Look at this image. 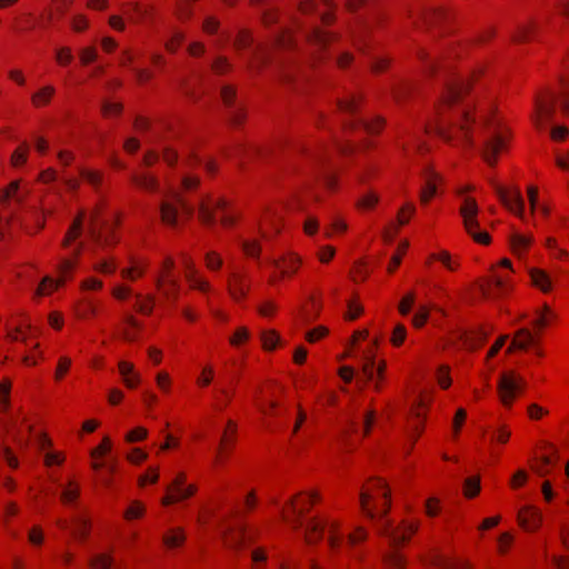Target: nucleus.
<instances>
[{
    "mask_svg": "<svg viewBox=\"0 0 569 569\" xmlns=\"http://www.w3.org/2000/svg\"><path fill=\"white\" fill-rule=\"evenodd\" d=\"M523 380L513 372L503 373L499 380V396L505 406H510L523 388Z\"/></svg>",
    "mask_w": 569,
    "mask_h": 569,
    "instance_id": "obj_7",
    "label": "nucleus"
},
{
    "mask_svg": "<svg viewBox=\"0 0 569 569\" xmlns=\"http://www.w3.org/2000/svg\"><path fill=\"white\" fill-rule=\"evenodd\" d=\"M429 316V311L426 307H421L418 312L413 316V326L420 328L425 325Z\"/></svg>",
    "mask_w": 569,
    "mask_h": 569,
    "instance_id": "obj_58",
    "label": "nucleus"
},
{
    "mask_svg": "<svg viewBox=\"0 0 569 569\" xmlns=\"http://www.w3.org/2000/svg\"><path fill=\"white\" fill-rule=\"evenodd\" d=\"M415 303V293L409 292L407 293L399 303V311L401 315L406 316L410 312L411 307Z\"/></svg>",
    "mask_w": 569,
    "mask_h": 569,
    "instance_id": "obj_50",
    "label": "nucleus"
},
{
    "mask_svg": "<svg viewBox=\"0 0 569 569\" xmlns=\"http://www.w3.org/2000/svg\"><path fill=\"white\" fill-rule=\"evenodd\" d=\"M132 181L140 187L143 190L147 191H157L158 190V180L148 174V173H141V174H133L131 177Z\"/></svg>",
    "mask_w": 569,
    "mask_h": 569,
    "instance_id": "obj_25",
    "label": "nucleus"
},
{
    "mask_svg": "<svg viewBox=\"0 0 569 569\" xmlns=\"http://www.w3.org/2000/svg\"><path fill=\"white\" fill-rule=\"evenodd\" d=\"M375 356L370 352L363 355V363L361 366V371L367 381L373 380L375 377Z\"/></svg>",
    "mask_w": 569,
    "mask_h": 569,
    "instance_id": "obj_31",
    "label": "nucleus"
},
{
    "mask_svg": "<svg viewBox=\"0 0 569 569\" xmlns=\"http://www.w3.org/2000/svg\"><path fill=\"white\" fill-rule=\"evenodd\" d=\"M338 106L341 112L355 114L358 110V98L356 96L347 97L339 100Z\"/></svg>",
    "mask_w": 569,
    "mask_h": 569,
    "instance_id": "obj_32",
    "label": "nucleus"
},
{
    "mask_svg": "<svg viewBox=\"0 0 569 569\" xmlns=\"http://www.w3.org/2000/svg\"><path fill=\"white\" fill-rule=\"evenodd\" d=\"M382 123L383 121L380 118H375L370 121L362 118L352 121H345L346 127L351 129L361 128L369 133L378 132L381 129Z\"/></svg>",
    "mask_w": 569,
    "mask_h": 569,
    "instance_id": "obj_16",
    "label": "nucleus"
},
{
    "mask_svg": "<svg viewBox=\"0 0 569 569\" xmlns=\"http://www.w3.org/2000/svg\"><path fill=\"white\" fill-rule=\"evenodd\" d=\"M82 220H83V217L79 216L73 221L72 226L68 230V232L62 241L63 247H68L73 240H76L80 236L81 230H82Z\"/></svg>",
    "mask_w": 569,
    "mask_h": 569,
    "instance_id": "obj_29",
    "label": "nucleus"
},
{
    "mask_svg": "<svg viewBox=\"0 0 569 569\" xmlns=\"http://www.w3.org/2000/svg\"><path fill=\"white\" fill-rule=\"evenodd\" d=\"M385 559L391 569H402L403 568V559H402L401 555H399L396 551L388 553Z\"/></svg>",
    "mask_w": 569,
    "mask_h": 569,
    "instance_id": "obj_52",
    "label": "nucleus"
},
{
    "mask_svg": "<svg viewBox=\"0 0 569 569\" xmlns=\"http://www.w3.org/2000/svg\"><path fill=\"white\" fill-rule=\"evenodd\" d=\"M206 264L208 269L216 271L221 268L222 259L217 252L210 251L206 254Z\"/></svg>",
    "mask_w": 569,
    "mask_h": 569,
    "instance_id": "obj_43",
    "label": "nucleus"
},
{
    "mask_svg": "<svg viewBox=\"0 0 569 569\" xmlns=\"http://www.w3.org/2000/svg\"><path fill=\"white\" fill-rule=\"evenodd\" d=\"M80 496L79 486L74 485L72 481L68 483V486L62 488L61 491V501L70 507H78V498Z\"/></svg>",
    "mask_w": 569,
    "mask_h": 569,
    "instance_id": "obj_20",
    "label": "nucleus"
},
{
    "mask_svg": "<svg viewBox=\"0 0 569 569\" xmlns=\"http://www.w3.org/2000/svg\"><path fill=\"white\" fill-rule=\"evenodd\" d=\"M509 242L513 253L520 256L530 247L532 238L520 233H512Z\"/></svg>",
    "mask_w": 569,
    "mask_h": 569,
    "instance_id": "obj_21",
    "label": "nucleus"
},
{
    "mask_svg": "<svg viewBox=\"0 0 569 569\" xmlns=\"http://www.w3.org/2000/svg\"><path fill=\"white\" fill-rule=\"evenodd\" d=\"M432 259L440 261L449 270H455L458 266V263L451 259V256L447 251L432 254Z\"/></svg>",
    "mask_w": 569,
    "mask_h": 569,
    "instance_id": "obj_44",
    "label": "nucleus"
},
{
    "mask_svg": "<svg viewBox=\"0 0 569 569\" xmlns=\"http://www.w3.org/2000/svg\"><path fill=\"white\" fill-rule=\"evenodd\" d=\"M406 335H407V330H406L405 326L397 325L392 332L391 342L395 346L401 345L406 339Z\"/></svg>",
    "mask_w": 569,
    "mask_h": 569,
    "instance_id": "obj_54",
    "label": "nucleus"
},
{
    "mask_svg": "<svg viewBox=\"0 0 569 569\" xmlns=\"http://www.w3.org/2000/svg\"><path fill=\"white\" fill-rule=\"evenodd\" d=\"M10 382L0 383V410L6 411L9 408Z\"/></svg>",
    "mask_w": 569,
    "mask_h": 569,
    "instance_id": "obj_46",
    "label": "nucleus"
},
{
    "mask_svg": "<svg viewBox=\"0 0 569 569\" xmlns=\"http://www.w3.org/2000/svg\"><path fill=\"white\" fill-rule=\"evenodd\" d=\"M536 345V338L527 328L519 329L510 346L507 349L508 353H511L515 349L527 350L530 346Z\"/></svg>",
    "mask_w": 569,
    "mask_h": 569,
    "instance_id": "obj_13",
    "label": "nucleus"
},
{
    "mask_svg": "<svg viewBox=\"0 0 569 569\" xmlns=\"http://www.w3.org/2000/svg\"><path fill=\"white\" fill-rule=\"evenodd\" d=\"M263 348L271 350L274 349L278 341L279 336L274 331H263L261 335Z\"/></svg>",
    "mask_w": 569,
    "mask_h": 569,
    "instance_id": "obj_41",
    "label": "nucleus"
},
{
    "mask_svg": "<svg viewBox=\"0 0 569 569\" xmlns=\"http://www.w3.org/2000/svg\"><path fill=\"white\" fill-rule=\"evenodd\" d=\"M74 268V261L72 259H62L58 264L59 279L54 280L51 277H44L37 290L38 295H48L56 290L59 286L64 283L69 273Z\"/></svg>",
    "mask_w": 569,
    "mask_h": 569,
    "instance_id": "obj_8",
    "label": "nucleus"
},
{
    "mask_svg": "<svg viewBox=\"0 0 569 569\" xmlns=\"http://www.w3.org/2000/svg\"><path fill=\"white\" fill-rule=\"evenodd\" d=\"M159 209L162 222L170 227L177 226L180 211L186 217H191L194 211V208L177 191H171L168 199L161 201Z\"/></svg>",
    "mask_w": 569,
    "mask_h": 569,
    "instance_id": "obj_5",
    "label": "nucleus"
},
{
    "mask_svg": "<svg viewBox=\"0 0 569 569\" xmlns=\"http://www.w3.org/2000/svg\"><path fill=\"white\" fill-rule=\"evenodd\" d=\"M72 533L79 538L84 539L89 530V521L83 515H76L72 517Z\"/></svg>",
    "mask_w": 569,
    "mask_h": 569,
    "instance_id": "obj_26",
    "label": "nucleus"
},
{
    "mask_svg": "<svg viewBox=\"0 0 569 569\" xmlns=\"http://www.w3.org/2000/svg\"><path fill=\"white\" fill-rule=\"evenodd\" d=\"M182 41L183 34L179 31H176L172 38L166 42V49L170 52H174Z\"/></svg>",
    "mask_w": 569,
    "mask_h": 569,
    "instance_id": "obj_59",
    "label": "nucleus"
},
{
    "mask_svg": "<svg viewBox=\"0 0 569 569\" xmlns=\"http://www.w3.org/2000/svg\"><path fill=\"white\" fill-rule=\"evenodd\" d=\"M54 88L52 86H44L36 93L32 94L31 101L34 107L40 108L50 102L52 96L54 94Z\"/></svg>",
    "mask_w": 569,
    "mask_h": 569,
    "instance_id": "obj_22",
    "label": "nucleus"
},
{
    "mask_svg": "<svg viewBox=\"0 0 569 569\" xmlns=\"http://www.w3.org/2000/svg\"><path fill=\"white\" fill-rule=\"evenodd\" d=\"M241 247L244 251V253L249 257H259L260 254V244L258 241L253 240V241H248V240H244L241 242Z\"/></svg>",
    "mask_w": 569,
    "mask_h": 569,
    "instance_id": "obj_45",
    "label": "nucleus"
},
{
    "mask_svg": "<svg viewBox=\"0 0 569 569\" xmlns=\"http://www.w3.org/2000/svg\"><path fill=\"white\" fill-rule=\"evenodd\" d=\"M28 146L23 143L19 147L11 157V163L14 167L21 166L27 161Z\"/></svg>",
    "mask_w": 569,
    "mask_h": 569,
    "instance_id": "obj_40",
    "label": "nucleus"
},
{
    "mask_svg": "<svg viewBox=\"0 0 569 569\" xmlns=\"http://www.w3.org/2000/svg\"><path fill=\"white\" fill-rule=\"evenodd\" d=\"M316 499H318V493L311 492L306 499L290 500L288 508L282 512L283 519L295 529L303 528L306 541L310 545L320 541L325 530H328V543L330 548L336 551L342 542L340 522L320 518L303 519L305 513Z\"/></svg>",
    "mask_w": 569,
    "mask_h": 569,
    "instance_id": "obj_3",
    "label": "nucleus"
},
{
    "mask_svg": "<svg viewBox=\"0 0 569 569\" xmlns=\"http://www.w3.org/2000/svg\"><path fill=\"white\" fill-rule=\"evenodd\" d=\"M184 533L180 528L171 529L163 536V542L169 548H176L184 541Z\"/></svg>",
    "mask_w": 569,
    "mask_h": 569,
    "instance_id": "obj_28",
    "label": "nucleus"
},
{
    "mask_svg": "<svg viewBox=\"0 0 569 569\" xmlns=\"http://www.w3.org/2000/svg\"><path fill=\"white\" fill-rule=\"evenodd\" d=\"M272 263L276 268H279L281 270L282 276H286L295 273L298 270L300 259L295 254H290L288 258L283 260V263H281L278 260H273Z\"/></svg>",
    "mask_w": 569,
    "mask_h": 569,
    "instance_id": "obj_24",
    "label": "nucleus"
},
{
    "mask_svg": "<svg viewBox=\"0 0 569 569\" xmlns=\"http://www.w3.org/2000/svg\"><path fill=\"white\" fill-rule=\"evenodd\" d=\"M437 379L439 385L442 388H448L451 385V379L449 376V367L447 366H440L437 371Z\"/></svg>",
    "mask_w": 569,
    "mask_h": 569,
    "instance_id": "obj_51",
    "label": "nucleus"
},
{
    "mask_svg": "<svg viewBox=\"0 0 569 569\" xmlns=\"http://www.w3.org/2000/svg\"><path fill=\"white\" fill-rule=\"evenodd\" d=\"M437 178L436 173H430L427 177L426 186L421 189L420 192V201L423 204H427L430 199L436 194L437 192V186L435 182V179Z\"/></svg>",
    "mask_w": 569,
    "mask_h": 569,
    "instance_id": "obj_27",
    "label": "nucleus"
},
{
    "mask_svg": "<svg viewBox=\"0 0 569 569\" xmlns=\"http://www.w3.org/2000/svg\"><path fill=\"white\" fill-rule=\"evenodd\" d=\"M495 190L501 200V202L512 212L523 219L525 214V201L521 192L518 188H513L510 191L505 190L498 184H493Z\"/></svg>",
    "mask_w": 569,
    "mask_h": 569,
    "instance_id": "obj_9",
    "label": "nucleus"
},
{
    "mask_svg": "<svg viewBox=\"0 0 569 569\" xmlns=\"http://www.w3.org/2000/svg\"><path fill=\"white\" fill-rule=\"evenodd\" d=\"M462 218L463 227L467 233L478 243L489 244L491 238L488 232L479 230V207L476 200L471 197H463L462 203L459 209Z\"/></svg>",
    "mask_w": 569,
    "mask_h": 569,
    "instance_id": "obj_4",
    "label": "nucleus"
},
{
    "mask_svg": "<svg viewBox=\"0 0 569 569\" xmlns=\"http://www.w3.org/2000/svg\"><path fill=\"white\" fill-rule=\"evenodd\" d=\"M530 278L532 283L538 287L543 292H547L551 288V280L549 274H547L543 270L540 269H531Z\"/></svg>",
    "mask_w": 569,
    "mask_h": 569,
    "instance_id": "obj_23",
    "label": "nucleus"
},
{
    "mask_svg": "<svg viewBox=\"0 0 569 569\" xmlns=\"http://www.w3.org/2000/svg\"><path fill=\"white\" fill-rule=\"evenodd\" d=\"M247 540V533L242 530L230 532L226 536L224 542L231 549H240Z\"/></svg>",
    "mask_w": 569,
    "mask_h": 569,
    "instance_id": "obj_30",
    "label": "nucleus"
},
{
    "mask_svg": "<svg viewBox=\"0 0 569 569\" xmlns=\"http://www.w3.org/2000/svg\"><path fill=\"white\" fill-rule=\"evenodd\" d=\"M419 56L426 63V72H443L442 103L430 130L448 142L458 140L471 143V130L476 120L471 114L472 106L462 98L469 88V80L451 77L446 66L430 59L423 51Z\"/></svg>",
    "mask_w": 569,
    "mask_h": 569,
    "instance_id": "obj_1",
    "label": "nucleus"
},
{
    "mask_svg": "<svg viewBox=\"0 0 569 569\" xmlns=\"http://www.w3.org/2000/svg\"><path fill=\"white\" fill-rule=\"evenodd\" d=\"M388 497L389 491L385 481L377 479L373 485L361 490L360 507L363 513L376 522L379 535L387 538L391 547L397 548L417 531L418 526L407 522L393 526L391 520L386 518L389 510Z\"/></svg>",
    "mask_w": 569,
    "mask_h": 569,
    "instance_id": "obj_2",
    "label": "nucleus"
},
{
    "mask_svg": "<svg viewBox=\"0 0 569 569\" xmlns=\"http://www.w3.org/2000/svg\"><path fill=\"white\" fill-rule=\"evenodd\" d=\"M377 202L378 197L373 193H368L359 200L358 206L363 209H369L372 208Z\"/></svg>",
    "mask_w": 569,
    "mask_h": 569,
    "instance_id": "obj_63",
    "label": "nucleus"
},
{
    "mask_svg": "<svg viewBox=\"0 0 569 569\" xmlns=\"http://www.w3.org/2000/svg\"><path fill=\"white\" fill-rule=\"evenodd\" d=\"M214 209H219L223 212L221 217V223L224 227H230L234 223V217L227 213V202L223 199L213 200L210 197L202 198L199 202V219L202 223L211 226L214 223Z\"/></svg>",
    "mask_w": 569,
    "mask_h": 569,
    "instance_id": "obj_6",
    "label": "nucleus"
},
{
    "mask_svg": "<svg viewBox=\"0 0 569 569\" xmlns=\"http://www.w3.org/2000/svg\"><path fill=\"white\" fill-rule=\"evenodd\" d=\"M300 27L303 29L302 36L317 49L325 48L333 39L331 33L321 30L317 26L306 28L301 24Z\"/></svg>",
    "mask_w": 569,
    "mask_h": 569,
    "instance_id": "obj_12",
    "label": "nucleus"
},
{
    "mask_svg": "<svg viewBox=\"0 0 569 569\" xmlns=\"http://www.w3.org/2000/svg\"><path fill=\"white\" fill-rule=\"evenodd\" d=\"M147 435H148L147 429H144L142 427H138L126 435V440L128 442L140 441V440H143L147 437Z\"/></svg>",
    "mask_w": 569,
    "mask_h": 569,
    "instance_id": "obj_53",
    "label": "nucleus"
},
{
    "mask_svg": "<svg viewBox=\"0 0 569 569\" xmlns=\"http://www.w3.org/2000/svg\"><path fill=\"white\" fill-rule=\"evenodd\" d=\"M183 266L186 268V278L190 283L191 288L198 289L200 291L209 290V283L202 278L198 277L193 262L189 258H183Z\"/></svg>",
    "mask_w": 569,
    "mask_h": 569,
    "instance_id": "obj_14",
    "label": "nucleus"
},
{
    "mask_svg": "<svg viewBox=\"0 0 569 569\" xmlns=\"http://www.w3.org/2000/svg\"><path fill=\"white\" fill-rule=\"evenodd\" d=\"M91 566L94 569H110L112 567V559L107 555H99L91 560Z\"/></svg>",
    "mask_w": 569,
    "mask_h": 569,
    "instance_id": "obj_47",
    "label": "nucleus"
},
{
    "mask_svg": "<svg viewBox=\"0 0 569 569\" xmlns=\"http://www.w3.org/2000/svg\"><path fill=\"white\" fill-rule=\"evenodd\" d=\"M110 448H111L110 439L108 437H104L102 443L91 451V457L92 458L101 457L102 455L107 453L110 450Z\"/></svg>",
    "mask_w": 569,
    "mask_h": 569,
    "instance_id": "obj_62",
    "label": "nucleus"
},
{
    "mask_svg": "<svg viewBox=\"0 0 569 569\" xmlns=\"http://www.w3.org/2000/svg\"><path fill=\"white\" fill-rule=\"evenodd\" d=\"M122 109V106L120 103H116V102H109V101H106L103 104H102V112L104 116H111V114H118L120 113Z\"/></svg>",
    "mask_w": 569,
    "mask_h": 569,
    "instance_id": "obj_64",
    "label": "nucleus"
},
{
    "mask_svg": "<svg viewBox=\"0 0 569 569\" xmlns=\"http://www.w3.org/2000/svg\"><path fill=\"white\" fill-rule=\"evenodd\" d=\"M368 537L367 531L362 527H357L356 530L348 535L347 540L350 546H356L365 541Z\"/></svg>",
    "mask_w": 569,
    "mask_h": 569,
    "instance_id": "obj_42",
    "label": "nucleus"
},
{
    "mask_svg": "<svg viewBox=\"0 0 569 569\" xmlns=\"http://www.w3.org/2000/svg\"><path fill=\"white\" fill-rule=\"evenodd\" d=\"M72 58L73 57H72L70 48H67V47L61 48V49L57 50V52H56V59L62 66L71 62Z\"/></svg>",
    "mask_w": 569,
    "mask_h": 569,
    "instance_id": "obj_57",
    "label": "nucleus"
},
{
    "mask_svg": "<svg viewBox=\"0 0 569 569\" xmlns=\"http://www.w3.org/2000/svg\"><path fill=\"white\" fill-rule=\"evenodd\" d=\"M249 339V331L247 328H239L232 337H230V343L232 346H239L240 343Z\"/></svg>",
    "mask_w": 569,
    "mask_h": 569,
    "instance_id": "obj_55",
    "label": "nucleus"
},
{
    "mask_svg": "<svg viewBox=\"0 0 569 569\" xmlns=\"http://www.w3.org/2000/svg\"><path fill=\"white\" fill-rule=\"evenodd\" d=\"M480 490L479 478H468L465 480V495L469 498L475 497Z\"/></svg>",
    "mask_w": 569,
    "mask_h": 569,
    "instance_id": "obj_39",
    "label": "nucleus"
},
{
    "mask_svg": "<svg viewBox=\"0 0 569 569\" xmlns=\"http://www.w3.org/2000/svg\"><path fill=\"white\" fill-rule=\"evenodd\" d=\"M261 389H257L256 392V400H257V408L262 415H269L271 410L276 409L278 403L274 400H269L268 402H263L259 399L261 395Z\"/></svg>",
    "mask_w": 569,
    "mask_h": 569,
    "instance_id": "obj_37",
    "label": "nucleus"
},
{
    "mask_svg": "<svg viewBox=\"0 0 569 569\" xmlns=\"http://www.w3.org/2000/svg\"><path fill=\"white\" fill-rule=\"evenodd\" d=\"M197 488L193 485L187 487L171 488V491H167V495L162 498L161 502L163 506H169L180 500L191 497L196 492Z\"/></svg>",
    "mask_w": 569,
    "mask_h": 569,
    "instance_id": "obj_15",
    "label": "nucleus"
},
{
    "mask_svg": "<svg viewBox=\"0 0 569 569\" xmlns=\"http://www.w3.org/2000/svg\"><path fill=\"white\" fill-rule=\"evenodd\" d=\"M247 286L243 282L242 276L239 273H232L229 279V292L233 299H242L247 293Z\"/></svg>",
    "mask_w": 569,
    "mask_h": 569,
    "instance_id": "obj_19",
    "label": "nucleus"
},
{
    "mask_svg": "<svg viewBox=\"0 0 569 569\" xmlns=\"http://www.w3.org/2000/svg\"><path fill=\"white\" fill-rule=\"evenodd\" d=\"M533 24L520 26L517 32L512 36V40L516 42L526 41L530 38V33L533 30Z\"/></svg>",
    "mask_w": 569,
    "mask_h": 569,
    "instance_id": "obj_48",
    "label": "nucleus"
},
{
    "mask_svg": "<svg viewBox=\"0 0 569 569\" xmlns=\"http://www.w3.org/2000/svg\"><path fill=\"white\" fill-rule=\"evenodd\" d=\"M89 234L92 238L94 242H97L99 246H104L113 242V237H109L107 230L104 227H99L96 222L94 218L91 219L90 226H89Z\"/></svg>",
    "mask_w": 569,
    "mask_h": 569,
    "instance_id": "obj_18",
    "label": "nucleus"
},
{
    "mask_svg": "<svg viewBox=\"0 0 569 569\" xmlns=\"http://www.w3.org/2000/svg\"><path fill=\"white\" fill-rule=\"evenodd\" d=\"M537 112L540 118L539 120H537L538 126H541L540 122L542 118H546L547 121H550L555 112L553 102H539L537 104Z\"/></svg>",
    "mask_w": 569,
    "mask_h": 569,
    "instance_id": "obj_35",
    "label": "nucleus"
},
{
    "mask_svg": "<svg viewBox=\"0 0 569 569\" xmlns=\"http://www.w3.org/2000/svg\"><path fill=\"white\" fill-rule=\"evenodd\" d=\"M19 182L12 181L8 188L2 190L0 194V201L7 203L11 198H14L18 202H21V198L18 196Z\"/></svg>",
    "mask_w": 569,
    "mask_h": 569,
    "instance_id": "obj_34",
    "label": "nucleus"
},
{
    "mask_svg": "<svg viewBox=\"0 0 569 569\" xmlns=\"http://www.w3.org/2000/svg\"><path fill=\"white\" fill-rule=\"evenodd\" d=\"M503 146L502 137L493 132L483 141L482 146V157L486 162L490 166H493L497 160V156Z\"/></svg>",
    "mask_w": 569,
    "mask_h": 569,
    "instance_id": "obj_11",
    "label": "nucleus"
},
{
    "mask_svg": "<svg viewBox=\"0 0 569 569\" xmlns=\"http://www.w3.org/2000/svg\"><path fill=\"white\" fill-rule=\"evenodd\" d=\"M443 14L441 10H425L420 12L419 17L425 23L430 24L433 20L442 18Z\"/></svg>",
    "mask_w": 569,
    "mask_h": 569,
    "instance_id": "obj_56",
    "label": "nucleus"
},
{
    "mask_svg": "<svg viewBox=\"0 0 569 569\" xmlns=\"http://www.w3.org/2000/svg\"><path fill=\"white\" fill-rule=\"evenodd\" d=\"M71 365V360L69 358L62 357L60 358L57 370H56V379L60 380L63 375L68 371L69 367Z\"/></svg>",
    "mask_w": 569,
    "mask_h": 569,
    "instance_id": "obj_61",
    "label": "nucleus"
},
{
    "mask_svg": "<svg viewBox=\"0 0 569 569\" xmlns=\"http://www.w3.org/2000/svg\"><path fill=\"white\" fill-rule=\"evenodd\" d=\"M80 174L88 183L94 188H98L102 182V174L98 171L81 169Z\"/></svg>",
    "mask_w": 569,
    "mask_h": 569,
    "instance_id": "obj_36",
    "label": "nucleus"
},
{
    "mask_svg": "<svg viewBox=\"0 0 569 569\" xmlns=\"http://www.w3.org/2000/svg\"><path fill=\"white\" fill-rule=\"evenodd\" d=\"M556 318V315L549 309L548 306L543 307V311L539 315V317L535 320V326L538 328L546 327L550 323L552 319Z\"/></svg>",
    "mask_w": 569,
    "mask_h": 569,
    "instance_id": "obj_38",
    "label": "nucleus"
},
{
    "mask_svg": "<svg viewBox=\"0 0 569 569\" xmlns=\"http://www.w3.org/2000/svg\"><path fill=\"white\" fill-rule=\"evenodd\" d=\"M236 92L234 89L230 86H224L221 89V98L227 107H232L233 99H234Z\"/></svg>",
    "mask_w": 569,
    "mask_h": 569,
    "instance_id": "obj_60",
    "label": "nucleus"
},
{
    "mask_svg": "<svg viewBox=\"0 0 569 569\" xmlns=\"http://www.w3.org/2000/svg\"><path fill=\"white\" fill-rule=\"evenodd\" d=\"M518 522L526 530H537L542 522V515L536 507L525 506L518 512Z\"/></svg>",
    "mask_w": 569,
    "mask_h": 569,
    "instance_id": "obj_10",
    "label": "nucleus"
},
{
    "mask_svg": "<svg viewBox=\"0 0 569 569\" xmlns=\"http://www.w3.org/2000/svg\"><path fill=\"white\" fill-rule=\"evenodd\" d=\"M487 337V333L485 332H477L473 335H469L467 332H463L461 336V339L463 341V346L468 349H475L477 348L478 343H480L482 340H485Z\"/></svg>",
    "mask_w": 569,
    "mask_h": 569,
    "instance_id": "obj_33",
    "label": "nucleus"
},
{
    "mask_svg": "<svg viewBox=\"0 0 569 569\" xmlns=\"http://www.w3.org/2000/svg\"><path fill=\"white\" fill-rule=\"evenodd\" d=\"M144 512V507L138 502V501H134L126 511H124V517L126 519H134V518H140Z\"/></svg>",
    "mask_w": 569,
    "mask_h": 569,
    "instance_id": "obj_49",
    "label": "nucleus"
},
{
    "mask_svg": "<svg viewBox=\"0 0 569 569\" xmlns=\"http://www.w3.org/2000/svg\"><path fill=\"white\" fill-rule=\"evenodd\" d=\"M505 289L506 282L500 277H496L491 282L480 286L481 293L487 299L498 298L505 291Z\"/></svg>",
    "mask_w": 569,
    "mask_h": 569,
    "instance_id": "obj_17",
    "label": "nucleus"
}]
</instances>
